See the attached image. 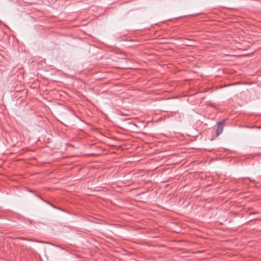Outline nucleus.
<instances>
[{
	"label": "nucleus",
	"instance_id": "obj_1",
	"mask_svg": "<svg viewBox=\"0 0 261 261\" xmlns=\"http://www.w3.org/2000/svg\"><path fill=\"white\" fill-rule=\"evenodd\" d=\"M224 125V121H220V122H219L217 123V130H216V133H217V136H219L220 134L222 133Z\"/></svg>",
	"mask_w": 261,
	"mask_h": 261
}]
</instances>
